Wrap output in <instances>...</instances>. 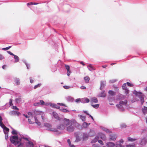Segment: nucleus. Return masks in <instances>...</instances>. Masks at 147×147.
<instances>
[{
	"label": "nucleus",
	"instance_id": "nucleus-1",
	"mask_svg": "<svg viewBox=\"0 0 147 147\" xmlns=\"http://www.w3.org/2000/svg\"><path fill=\"white\" fill-rule=\"evenodd\" d=\"M60 122L65 125V126L69 125H73V124L76 122V121L74 120H71L70 121L69 119L65 118L61 119Z\"/></svg>",
	"mask_w": 147,
	"mask_h": 147
},
{
	"label": "nucleus",
	"instance_id": "nucleus-2",
	"mask_svg": "<svg viewBox=\"0 0 147 147\" xmlns=\"http://www.w3.org/2000/svg\"><path fill=\"white\" fill-rule=\"evenodd\" d=\"M10 140L11 142L15 145H16L19 144L21 141V139H18V137L17 136H13L11 137L10 138Z\"/></svg>",
	"mask_w": 147,
	"mask_h": 147
},
{
	"label": "nucleus",
	"instance_id": "nucleus-3",
	"mask_svg": "<svg viewBox=\"0 0 147 147\" xmlns=\"http://www.w3.org/2000/svg\"><path fill=\"white\" fill-rule=\"evenodd\" d=\"M98 138H100L104 140H106V137L105 135L102 133H99L97 136Z\"/></svg>",
	"mask_w": 147,
	"mask_h": 147
},
{
	"label": "nucleus",
	"instance_id": "nucleus-4",
	"mask_svg": "<svg viewBox=\"0 0 147 147\" xmlns=\"http://www.w3.org/2000/svg\"><path fill=\"white\" fill-rule=\"evenodd\" d=\"M67 128V131L69 132L73 131L74 130V127L72 126V125H70Z\"/></svg>",
	"mask_w": 147,
	"mask_h": 147
},
{
	"label": "nucleus",
	"instance_id": "nucleus-5",
	"mask_svg": "<svg viewBox=\"0 0 147 147\" xmlns=\"http://www.w3.org/2000/svg\"><path fill=\"white\" fill-rule=\"evenodd\" d=\"M10 114L11 115H15L18 116L20 114V113L18 111H13L10 112Z\"/></svg>",
	"mask_w": 147,
	"mask_h": 147
},
{
	"label": "nucleus",
	"instance_id": "nucleus-6",
	"mask_svg": "<svg viewBox=\"0 0 147 147\" xmlns=\"http://www.w3.org/2000/svg\"><path fill=\"white\" fill-rule=\"evenodd\" d=\"M53 115L54 117L56 119L60 121L61 119H60L59 116L55 112H53Z\"/></svg>",
	"mask_w": 147,
	"mask_h": 147
},
{
	"label": "nucleus",
	"instance_id": "nucleus-7",
	"mask_svg": "<svg viewBox=\"0 0 147 147\" xmlns=\"http://www.w3.org/2000/svg\"><path fill=\"white\" fill-rule=\"evenodd\" d=\"M65 67L67 70V76H70V73H71V71L70 70V67L68 65H65Z\"/></svg>",
	"mask_w": 147,
	"mask_h": 147
},
{
	"label": "nucleus",
	"instance_id": "nucleus-8",
	"mask_svg": "<svg viewBox=\"0 0 147 147\" xmlns=\"http://www.w3.org/2000/svg\"><path fill=\"white\" fill-rule=\"evenodd\" d=\"M45 126L48 127L49 128V130L54 131H57V130L55 129H54L52 128H51V126L48 123H46L45 124Z\"/></svg>",
	"mask_w": 147,
	"mask_h": 147
},
{
	"label": "nucleus",
	"instance_id": "nucleus-9",
	"mask_svg": "<svg viewBox=\"0 0 147 147\" xmlns=\"http://www.w3.org/2000/svg\"><path fill=\"white\" fill-rule=\"evenodd\" d=\"M60 123H61L60 124L58 125L57 127V128L61 130L63 129H65V126L63 123H61L60 121Z\"/></svg>",
	"mask_w": 147,
	"mask_h": 147
},
{
	"label": "nucleus",
	"instance_id": "nucleus-10",
	"mask_svg": "<svg viewBox=\"0 0 147 147\" xmlns=\"http://www.w3.org/2000/svg\"><path fill=\"white\" fill-rule=\"evenodd\" d=\"M117 137V136L116 135L114 134H112L109 136L110 139L111 140L113 141L115 140H116Z\"/></svg>",
	"mask_w": 147,
	"mask_h": 147
},
{
	"label": "nucleus",
	"instance_id": "nucleus-11",
	"mask_svg": "<svg viewBox=\"0 0 147 147\" xmlns=\"http://www.w3.org/2000/svg\"><path fill=\"white\" fill-rule=\"evenodd\" d=\"M42 112H39L36 110H34V111L33 115H34V117H36V116L39 115H42Z\"/></svg>",
	"mask_w": 147,
	"mask_h": 147
},
{
	"label": "nucleus",
	"instance_id": "nucleus-12",
	"mask_svg": "<svg viewBox=\"0 0 147 147\" xmlns=\"http://www.w3.org/2000/svg\"><path fill=\"white\" fill-rule=\"evenodd\" d=\"M147 142V139L146 138H143L140 143V144L142 145H144L146 144Z\"/></svg>",
	"mask_w": 147,
	"mask_h": 147
},
{
	"label": "nucleus",
	"instance_id": "nucleus-13",
	"mask_svg": "<svg viewBox=\"0 0 147 147\" xmlns=\"http://www.w3.org/2000/svg\"><path fill=\"white\" fill-rule=\"evenodd\" d=\"M45 102L43 100H40V102H36L34 104L35 106H37L39 105H44Z\"/></svg>",
	"mask_w": 147,
	"mask_h": 147
},
{
	"label": "nucleus",
	"instance_id": "nucleus-14",
	"mask_svg": "<svg viewBox=\"0 0 147 147\" xmlns=\"http://www.w3.org/2000/svg\"><path fill=\"white\" fill-rule=\"evenodd\" d=\"M123 139H121L119 142V143H117L116 144V147H124V146H123L121 144V143H123ZM119 143V142H118Z\"/></svg>",
	"mask_w": 147,
	"mask_h": 147
},
{
	"label": "nucleus",
	"instance_id": "nucleus-15",
	"mask_svg": "<svg viewBox=\"0 0 147 147\" xmlns=\"http://www.w3.org/2000/svg\"><path fill=\"white\" fill-rule=\"evenodd\" d=\"M34 145L33 143L30 141H28V142L27 143L26 147H33Z\"/></svg>",
	"mask_w": 147,
	"mask_h": 147
},
{
	"label": "nucleus",
	"instance_id": "nucleus-16",
	"mask_svg": "<svg viewBox=\"0 0 147 147\" xmlns=\"http://www.w3.org/2000/svg\"><path fill=\"white\" fill-rule=\"evenodd\" d=\"M88 69L90 71L94 70H95V68L91 64H89L88 66Z\"/></svg>",
	"mask_w": 147,
	"mask_h": 147
},
{
	"label": "nucleus",
	"instance_id": "nucleus-17",
	"mask_svg": "<svg viewBox=\"0 0 147 147\" xmlns=\"http://www.w3.org/2000/svg\"><path fill=\"white\" fill-rule=\"evenodd\" d=\"M81 101L83 103H88L89 102V100L87 98H84L81 99Z\"/></svg>",
	"mask_w": 147,
	"mask_h": 147
},
{
	"label": "nucleus",
	"instance_id": "nucleus-18",
	"mask_svg": "<svg viewBox=\"0 0 147 147\" xmlns=\"http://www.w3.org/2000/svg\"><path fill=\"white\" fill-rule=\"evenodd\" d=\"M90 102L92 104L93 103H97L98 102V100L96 98L94 97L91 99Z\"/></svg>",
	"mask_w": 147,
	"mask_h": 147
},
{
	"label": "nucleus",
	"instance_id": "nucleus-19",
	"mask_svg": "<svg viewBox=\"0 0 147 147\" xmlns=\"http://www.w3.org/2000/svg\"><path fill=\"white\" fill-rule=\"evenodd\" d=\"M50 106L53 108H55L57 109H59L60 107L58 106L56 104H52L50 105Z\"/></svg>",
	"mask_w": 147,
	"mask_h": 147
},
{
	"label": "nucleus",
	"instance_id": "nucleus-20",
	"mask_svg": "<svg viewBox=\"0 0 147 147\" xmlns=\"http://www.w3.org/2000/svg\"><path fill=\"white\" fill-rule=\"evenodd\" d=\"M116 107L120 109L121 111H123L124 110V109L123 107L120 104L119 105H117Z\"/></svg>",
	"mask_w": 147,
	"mask_h": 147
},
{
	"label": "nucleus",
	"instance_id": "nucleus-21",
	"mask_svg": "<svg viewBox=\"0 0 147 147\" xmlns=\"http://www.w3.org/2000/svg\"><path fill=\"white\" fill-rule=\"evenodd\" d=\"M108 147H113L115 146V144L112 142H109L107 144Z\"/></svg>",
	"mask_w": 147,
	"mask_h": 147
},
{
	"label": "nucleus",
	"instance_id": "nucleus-22",
	"mask_svg": "<svg viewBox=\"0 0 147 147\" xmlns=\"http://www.w3.org/2000/svg\"><path fill=\"white\" fill-rule=\"evenodd\" d=\"M84 80L85 82L86 83H88L89 82L90 80V78L88 76H86L84 78Z\"/></svg>",
	"mask_w": 147,
	"mask_h": 147
},
{
	"label": "nucleus",
	"instance_id": "nucleus-23",
	"mask_svg": "<svg viewBox=\"0 0 147 147\" xmlns=\"http://www.w3.org/2000/svg\"><path fill=\"white\" fill-rule=\"evenodd\" d=\"M4 134L8 133L9 131V129L6 126L3 128Z\"/></svg>",
	"mask_w": 147,
	"mask_h": 147
},
{
	"label": "nucleus",
	"instance_id": "nucleus-24",
	"mask_svg": "<svg viewBox=\"0 0 147 147\" xmlns=\"http://www.w3.org/2000/svg\"><path fill=\"white\" fill-rule=\"evenodd\" d=\"M108 93L111 96H114L116 94L115 92L111 90H109Z\"/></svg>",
	"mask_w": 147,
	"mask_h": 147
},
{
	"label": "nucleus",
	"instance_id": "nucleus-25",
	"mask_svg": "<svg viewBox=\"0 0 147 147\" xmlns=\"http://www.w3.org/2000/svg\"><path fill=\"white\" fill-rule=\"evenodd\" d=\"M127 103V100H125L124 101H121L119 102V104L122 105H126Z\"/></svg>",
	"mask_w": 147,
	"mask_h": 147
},
{
	"label": "nucleus",
	"instance_id": "nucleus-26",
	"mask_svg": "<svg viewBox=\"0 0 147 147\" xmlns=\"http://www.w3.org/2000/svg\"><path fill=\"white\" fill-rule=\"evenodd\" d=\"M127 139L129 141L131 142L135 141L137 140L136 139L132 138L130 137H128L127 138Z\"/></svg>",
	"mask_w": 147,
	"mask_h": 147
},
{
	"label": "nucleus",
	"instance_id": "nucleus-27",
	"mask_svg": "<svg viewBox=\"0 0 147 147\" xmlns=\"http://www.w3.org/2000/svg\"><path fill=\"white\" fill-rule=\"evenodd\" d=\"M106 95V94L105 93V92L102 91L100 94V96L101 97H105Z\"/></svg>",
	"mask_w": 147,
	"mask_h": 147
},
{
	"label": "nucleus",
	"instance_id": "nucleus-28",
	"mask_svg": "<svg viewBox=\"0 0 147 147\" xmlns=\"http://www.w3.org/2000/svg\"><path fill=\"white\" fill-rule=\"evenodd\" d=\"M145 107H144L142 109V111L143 114L145 115L147 113V109L145 108Z\"/></svg>",
	"mask_w": 147,
	"mask_h": 147
},
{
	"label": "nucleus",
	"instance_id": "nucleus-29",
	"mask_svg": "<svg viewBox=\"0 0 147 147\" xmlns=\"http://www.w3.org/2000/svg\"><path fill=\"white\" fill-rule=\"evenodd\" d=\"M14 58L15 59V62H17L19 61V57L17 55H14Z\"/></svg>",
	"mask_w": 147,
	"mask_h": 147
},
{
	"label": "nucleus",
	"instance_id": "nucleus-30",
	"mask_svg": "<svg viewBox=\"0 0 147 147\" xmlns=\"http://www.w3.org/2000/svg\"><path fill=\"white\" fill-rule=\"evenodd\" d=\"M88 135L86 134H83V139L84 140H86L88 139Z\"/></svg>",
	"mask_w": 147,
	"mask_h": 147
},
{
	"label": "nucleus",
	"instance_id": "nucleus-31",
	"mask_svg": "<svg viewBox=\"0 0 147 147\" xmlns=\"http://www.w3.org/2000/svg\"><path fill=\"white\" fill-rule=\"evenodd\" d=\"M91 105L94 108L97 109L98 108L99 105V104H96V105H92V104Z\"/></svg>",
	"mask_w": 147,
	"mask_h": 147
},
{
	"label": "nucleus",
	"instance_id": "nucleus-32",
	"mask_svg": "<svg viewBox=\"0 0 147 147\" xmlns=\"http://www.w3.org/2000/svg\"><path fill=\"white\" fill-rule=\"evenodd\" d=\"M60 110L64 113H67L69 112V111L65 109H60Z\"/></svg>",
	"mask_w": 147,
	"mask_h": 147
},
{
	"label": "nucleus",
	"instance_id": "nucleus-33",
	"mask_svg": "<svg viewBox=\"0 0 147 147\" xmlns=\"http://www.w3.org/2000/svg\"><path fill=\"white\" fill-rule=\"evenodd\" d=\"M34 119H35V122L36 123H37L38 125H41V123L38 121V120L37 119V118L36 117H34Z\"/></svg>",
	"mask_w": 147,
	"mask_h": 147
},
{
	"label": "nucleus",
	"instance_id": "nucleus-34",
	"mask_svg": "<svg viewBox=\"0 0 147 147\" xmlns=\"http://www.w3.org/2000/svg\"><path fill=\"white\" fill-rule=\"evenodd\" d=\"M90 123L88 124L86 122H84V123H83V126L84 127L86 128L88 126V125Z\"/></svg>",
	"mask_w": 147,
	"mask_h": 147
},
{
	"label": "nucleus",
	"instance_id": "nucleus-35",
	"mask_svg": "<svg viewBox=\"0 0 147 147\" xmlns=\"http://www.w3.org/2000/svg\"><path fill=\"white\" fill-rule=\"evenodd\" d=\"M99 139V138H98L97 136H96L94 139H93L92 141V142H96Z\"/></svg>",
	"mask_w": 147,
	"mask_h": 147
},
{
	"label": "nucleus",
	"instance_id": "nucleus-36",
	"mask_svg": "<svg viewBox=\"0 0 147 147\" xmlns=\"http://www.w3.org/2000/svg\"><path fill=\"white\" fill-rule=\"evenodd\" d=\"M140 99L142 105H143V103L144 102V98L142 97H141L140 98Z\"/></svg>",
	"mask_w": 147,
	"mask_h": 147
},
{
	"label": "nucleus",
	"instance_id": "nucleus-37",
	"mask_svg": "<svg viewBox=\"0 0 147 147\" xmlns=\"http://www.w3.org/2000/svg\"><path fill=\"white\" fill-rule=\"evenodd\" d=\"M80 117L81 119L83 121H85V117L83 116H82L80 115Z\"/></svg>",
	"mask_w": 147,
	"mask_h": 147
},
{
	"label": "nucleus",
	"instance_id": "nucleus-38",
	"mask_svg": "<svg viewBox=\"0 0 147 147\" xmlns=\"http://www.w3.org/2000/svg\"><path fill=\"white\" fill-rule=\"evenodd\" d=\"M0 126L3 129L5 127L4 125L2 123V121L0 122Z\"/></svg>",
	"mask_w": 147,
	"mask_h": 147
},
{
	"label": "nucleus",
	"instance_id": "nucleus-39",
	"mask_svg": "<svg viewBox=\"0 0 147 147\" xmlns=\"http://www.w3.org/2000/svg\"><path fill=\"white\" fill-rule=\"evenodd\" d=\"M16 84L17 85H19L20 84V82L19 80L18 79H16L15 80Z\"/></svg>",
	"mask_w": 147,
	"mask_h": 147
},
{
	"label": "nucleus",
	"instance_id": "nucleus-40",
	"mask_svg": "<svg viewBox=\"0 0 147 147\" xmlns=\"http://www.w3.org/2000/svg\"><path fill=\"white\" fill-rule=\"evenodd\" d=\"M103 130L107 133H110L111 132V131L109 129L107 128L103 129Z\"/></svg>",
	"mask_w": 147,
	"mask_h": 147
},
{
	"label": "nucleus",
	"instance_id": "nucleus-41",
	"mask_svg": "<svg viewBox=\"0 0 147 147\" xmlns=\"http://www.w3.org/2000/svg\"><path fill=\"white\" fill-rule=\"evenodd\" d=\"M11 47V46H9L8 47L3 48L2 49V50H3L6 51L8 50Z\"/></svg>",
	"mask_w": 147,
	"mask_h": 147
},
{
	"label": "nucleus",
	"instance_id": "nucleus-42",
	"mask_svg": "<svg viewBox=\"0 0 147 147\" xmlns=\"http://www.w3.org/2000/svg\"><path fill=\"white\" fill-rule=\"evenodd\" d=\"M41 85V84H38L37 85H35L34 86V89H36L38 87H39Z\"/></svg>",
	"mask_w": 147,
	"mask_h": 147
},
{
	"label": "nucleus",
	"instance_id": "nucleus-43",
	"mask_svg": "<svg viewBox=\"0 0 147 147\" xmlns=\"http://www.w3.org/2000/svg\"><path fill=\"white\" fill-rule=\"evenodd\" d=\"M16 102L17 103L20 102L21 101V98H17L16 99Z\"/></svg>",
	"mask_w": 147,
	"mask_h": 147
},
{
	"label": "nucleus",
	"instance_id": "nucleus-44",
	"mask_svg": "<svg viewBox=\"0 0 147 147\" xmlns=\"http://www.w3.org/2000/svg\"><path fill=\"white\" fill-rule=\"evenodd\" d=\"M63 87L64 88L66 89H68L70 88L69 86H63Z\"/></svg>",
	"mask_w": 147,
	"mask_h": 147
},
{
	"label": "nucleus",
	"instance_id": "nucleus-45",
	"mask_svg": "<svg viewBox=\"0 0 147 147\" xmlns=\"http://www.w3.org/2000/svg\"><path fill=\"white\" fill-rule=\"evenodd\" d=\"M127 84L128 86H129L132 87L134 86L133 84H131V83L128 82H127Z\"/></svg>",
	"mask_w": 147,
	"mask_h": 147
},
{
	"label": "nucleus",
	"instance_id": "nucleus-46",
	"mask_svg": "<svg viewBox=\"0 0 147 147\" xmlns=\"http://www.w3.org/2000/svg\"><path fill=\"white\" fill-rule=\"evenodd\" d=\"M11 133L12 134H17V132H16V131L15 130H13L12 132H11Z\"/></svg>",
	"mask_w": 147,
	"mask_h": 147
},
{
	"label": "nucleus",
	"instance_id": "nucleus-47",
	"mask_svg": "<svg viewBox=\"0 0 147 147\" xmlns=\"http://www.w3.org/2000/svg\"><path fill=\"white\" fill-rule=\"evenodd\" d=\"M126 84L124 83V84L123 86H122V88L124 89L125 90L126 89Z\"/></svg>",
	"mask_w": 147,
	"mask_h": 147
},
{
	"label": "nucleus",
	"instance_id": "nucleus-48",
	"mask_svg": "<svg viewBox=\"0 0 147 147\" xmlns=\"http://www.w3.org/2000/svg\"><path fill=\"white\" fill-rule=\"evenodd\" d=\"M127 147H135V145L133 144L132 145H128L127 146Z\"/></svg>",
	"mask_w": 147,
	"mask_h": 147
},
{
	"label": "nucleus",
	"instance_id": "nucleus-49",
	"mask_svg": "<svg viewBox=\"0 0 147 147\" xmlns=\"http://www.w3.org/2000/svg\"><path fill=\"white\" fill-rule=\"evenodd\" d=\"M13 109L17 110H19V109L16 106H13Z\"/></svg>",
	"mask_w": 147,
	"mask_h": 147
},
{
	"label": "nucleus",
	"instance_id": "nucleus-50",
	"mask_svg": "<svg viewBox=\"0 0 147 147\" xmlns=\"http://www.w3.org/2000/svg\"><path fill=\"white\" fill-rule=\"evenodd\" d=\"M57 104L58 105H59L62 106H64V107H67V106H66V105H65V104H63V103H57Z\"/></svg>",
	"mask_w": 147,
	"mask_h": 147
},
{
	"label": "nucleus",
	"instance_id": "nucleus-51",
	"mask_svg": "<svg viewBox=\"0 0 147 147\" xmlns=\"http://www.w3.org/2000/svg\"><path fill=\"white\" fill-rule=\"evenodd\" d=\"M28 122L30 123V124H33L34 122H32V121H31V120L30 119H28Z\"/></svg>",
	"mask_w": 147,
	"mask_h": 147
},
{
	"label": "nucleus",
	"instance_id": "nucleus-52",
	"mask_svg": "<svg viewBox=\"0 0 147 147\" xmlns=\"http://www.w3.org/2000/svg\"><path fill=\"white\" fill-rule=\"evenodd\" d=\"M133 93H134V94L136 95H138V94H142L141 93L138 92L136 91H134Z\"/></svg>",
	"mask_w": 147,
	"mask_h": 147
},
{
	"label": "nucleus",
	"instance_id": "nucleus-53",
	"mask_svg": "<svg viewBox=\"0 0 147 147\" xmlns=\"http://www.w3.org/2000/svg\"><path fill=\"white\" fill-rule=\"evenodd\" d=\"M125 92L126 94H127L129 93V90L127 89H125Z\"/></svg>",
	"mask_w": 147,
	"mask_h": 147
},
{
	"label": "nucleus",
	"instance_id": "nucleus-54",
	"mask_svg": "<svg viewBox=\"0 0 147 147\" xmlns=\"http://www.w3.org/2000/svg\"><path fill=\"white\" fill-rule=\"evenodd\" d=\"M4 57L1 54H0V60H1L3 59Z\"/></svg>",
	"mask_w": 147,
	"mask_h": 147
},
{
	"label": "nucleus",
	"instance_id": "nucleus-55",
	"mask_svg": "<svg viewBox=\"0 0 147 147\" xmlns=\"http://www.w3.org/2000/svg\"><path fill=\"white\" fill-rule=\"evenodd\" d=\"M51 104V103H48V102H46V103H45V104H44V105H46V106H50V105Z\"/></svg>",
	"mask_w": 147,
	"mask_h": 147
},
{
	"label": "nucleus",
	"instance_id": "nucleus-56",
	"mask_svg": "<svg viewBox=\"0 0 147 147\" xmlns=\"http://www.w3.org/2000/svg\"><path fill=\"white\" fill-rule=\"evenodd\" d=\"M98 142L101 145L103 144V143L102 141L101 140H98Z\"/></svg>",
	"mask_w": 147,
	"mask_h": 147
},
{
	"label": "nucleus",
	"instance_id": "nucleus-57",
	"mask_svg": "<svg viewBox=\"0 0 147 147\" xmlns=\"http://www.w3.org/2000/svg\"><path fill=\"white\" fill-rule=\"evenodd\" d=\"M7 53H9V54L10 55H13V56H14V54H13L10 51H7Z\"/></svg>",
	"mask_w": 147,
	"mask_h": 147
},
{
	"label": "nucleus",
	"instance_id": "nucleus-58",
	"mask_svg": "<svg viewBox=\"0 0 147 147\" xmlns=\"http://www.w3.org/2000/svg\"><path fill=\"white\" fill-rule=\"evenodd\" d=\"M122 98H125V96H124L123 95H120V97L119 98V99H122Z\"/></svg>",
	"mask_w": 147,
	"mask_h": 147
},
{
	"label": "nucleus",
	"instance_id": "nucleus-59",
	"mask_svg": "<svg viewBox=\"0 0 147 147\" xmlns=\"http://www.w3.org/2000/svg\"><path fill=\"white\" fill-rule=\"evenodd\" d=\"M5 134V139L6 140L8 138V133Z\"/></svg>",
	"mask_w": 147,
	"mask_h": 147
},
{
	"label": "nucleus",
	"instance_id": "nucleus-60",
	"mask_svg": "<svg viewBox=\"0 0 147 147\" xmlns=\"http://www.w3.org/2000/svg\"><path fill=\"white\" fill-rule=\"evenodd\" d=\"M9 103L10 106H12L13 104L12 103V100L11 99H10L9 100Z\"/></svg>",
	"mask_w": 147,
	"mask_h": 147
},
{
	"label": "nucleus",
	"instance_id": "nucleus-61",
	"mask_svg": "<svg viewBox=\"0 0 147 147\" xmlns=\"http://www.w3.org/2000/svg\"><path fill=\"white\" fill-rule=\"evenodd\" d=\"M33 5V3L32 2L29 3L27 4V5Z\"/></svg>",
	"mask_w": 147,
	"mask_h": 147
},
{
	"label": "nucleus",
	"instance_id": "nucleus-62",
	"mask_svg": "<svg viewBox=\"0 0 147 147\" xmlns=\"http://www.w3.org/2000/svg\"><path fill=\"white\" fill-rule=\"evenodd\" d=\"M80 88H81L83 89H86V88L85 86H82L80 87Z\"/></svg>",
	"mask_w": 147,
	"mask_h": 147
},
{
	"label": "nucleus",
	"instance_id": "nucleus-63",
	"mask_svg": "<svg viewBox=\"0 0 147 147\" xmlns=\"http://www.w3.org/2000/svg\"><path fill=\"white\" fill-rule=\"evenodd\" d=\"M7 67V65H4L3 66H2V68L3 69H5L6 67Z\"/></svg>",
	"mask_w": 147,
	"mask_h": 147
},
{
	"label": "nucleus",
	"instance_id": "nucleus-64",
	"mask_svg": "<svg viewBox=\"0 0 147 147\" xmlns=\"http://www.w3.org/2000/svg\"><path fill=\"white\" fill-rule=\"evenodd\" d=\"M121 127L122 128H124V127H126V125L125 124H123L121 125Z\"/></svg>",
	"mask_w": 147,
	"mask_h": 147
}]
</instances>
